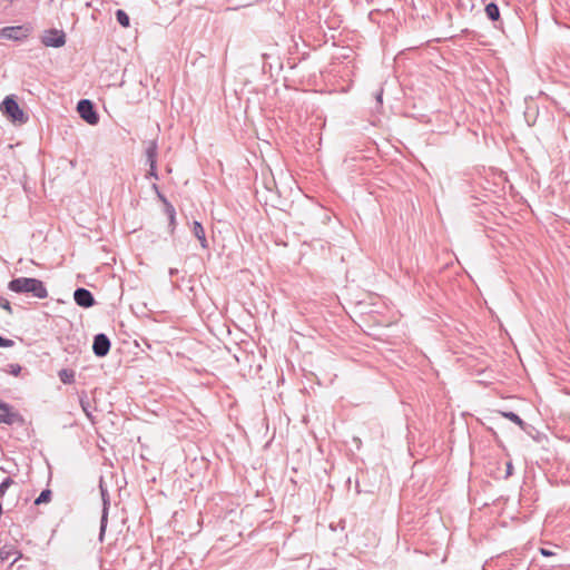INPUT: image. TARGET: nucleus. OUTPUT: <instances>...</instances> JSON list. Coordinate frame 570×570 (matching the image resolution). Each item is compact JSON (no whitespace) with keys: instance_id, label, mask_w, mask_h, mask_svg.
<instances>
[{"instance_id":"7c9ffc66","label":"nucleus","mask_w":570,"mask_h":570,"mask_svg":"<svg viewBox=\"0 0 570 570\" xmlns=\"http://www.w3.org/2000/svg\"><path fill=\"white\" fill-rule=\"evenodd\" d=\"M541 553L546 557L552 556V552L547 549H541Z\"/></svg>"},{"instance_id":"b1692460","label":"nucleus","mask_w":570,"mask_h":570,"mask_svg":"<svg viewBox=\"0 0 570 570\" xmlns=\"http://www.w3.org/2000/svg\"><path fill=\"white\" fill-rule=\"evenodd\" d=\"M146 178H154L156 180L159 179L158 171H157V164L149 165V170L146 174Z\"/></svg>"},{"instance_id":"c85d7f7f","label":"nucleus","mask_w":570,"mask_h":570,"mask_svg":"<svg viewBox=\"0 0 570 570\" xmlns=\"http://www.w3.org/2000/svg\"><path fill=\"white\" fill-rule=\"evenodd\" d=\"M512 471H513L512 462H508L507 463L505 478H509L510 475H512Z\"/></svg>"},{"instance_id":"f3484780","label":"nucleus","mask_w":570,"mask_h":570,"mask_svg":"<svg viewBox=\"0 0 570 570\" xmlns=\"http://www.w3.org/2000/svg\"><path fill=\"white\" fill-rule=\"evenodd\" d=\"M503 417H507L511 422L519 425L522 430H525L527 423L514 412L508 411V412H500Z\"/></svg>"},{"instance_id":"9d476101","label":"nucleus","mask_w":570,"mask_h":570,"mask_svg":"<svg viewBox=\"0 0 570 570\" xmlns=\"http://www.w3.org/2000/svg\"><path fill=\"white\" fill-rule=\"evenodd\" d=\"M11 557H14L11 562V566H12L22 557V553L16 548L14 544H10V543L3 544L0 548V560L3 562V561L9 560Z\"/></svg>"},{"instance_id":"0eeeda50","label":"nucleus","mask_w":570,"mask_h":570,"mask_svg":"<svg viewBox=\"0 0 570 570\" xmlns=\"http://www.w3.org/2000/svg\"><path fill=\"white\" fill-rule=\"evenodd\" d=\"M110 347L111 342L106 334L99 333L94 336L92 352L97 357H105L109 353Z\"/></svg>"},{"instance_id":"5701e85b","label":"nucleus","mask_w":570,"mask_h":570,"mask_svg":"<svg viewBox=\"0 0 570 570\" xmlns=\"http://www.w3.org/2000/svg\"><path fill=\"white\" fill-rule=\"evenodd\" d=\"M22 367L19 365V364H9L8 365V368L6 370L7 373L13 375V376H18L21 372Z\"/></svg>"},{"instance_id":"20e7f679","label":"nucleus","mask_w":570,"mask_h":570,"mask_svg":"<svg viewBox=\"0 0 570 570\" xmlns=\"http://www.w3.org/2000/svg\"><path fill=\"white\" fill-rule=\"evenodd\" d=\"M77 111L81 119L89 125H97L99 122V115L95 108V105L89 99H81L77 104Z\"/></svg>"},{"instance_id":"a211bd4d","label":"nucleus","mask_w":570,"mask_h":570,"mask_svg":"<svg viewBox=\"0 0 570 570\" xmlns=\"http://www.w3.org/2000/svg\"><path fill=\"white\" fill-rule=\"evenodd\" d=\"M435 117L438 119L444 120V126H438L432 131L438 132V134L446 132L448 131V127L451 125V118L446 114H442V112H436Z\"/></svg>"},{"instance_id":"4be33fe9","label":"nucleus","mask_w":570,"mask_h":570,"mask_svg":"<svg viewBox=\"0 0 570 570\" xmlns=\"http://www.w3.org/2000/svg\"><path fill=\"white\" fill-rule=\"evenodd\" d=\"M13 483H14V481L10 476L6 478L0 483V499L3 498V495L6 494V492L9 489V487L12 485Z\"/></svg>"},{"instance_id":"423d86ee","label":"nucleus","mask_w":570,"mask_h":570,"mask_svg":"<svg viewBox=\"0 0 570 570\" xmlns=\"http://www.w3.org/2000/svg\"><path fill=\"white\" fill-rule=\"evenodd\" d=\"M99 490L102 499V512L100 519V531H99V540L102 541L107 528L108 522V511L110 507V499L107 488L104 485L102 478H100Z\"/></svg>"},{"instance_id":"a878e982","label":"nucleus","mask_w":570,"mask_h":570,"mask_svg":"<svg viewBox=\"0 0 570 570\" xmlns=\"http://www.w3.org/2000/svg\"><path fill=\"white\" fill-rule=\"evenodd\" d=\"M374 96L376 100V108H379L383 104V88H379Z\"/></svg>"},{"instance_id":"6ab92c4d","label":"nucleus","mask_w":570,"mask_h":570,"mask_svg":"<svg viewBox=\"0 0 570 570\" xmlns=\"http://www.w3.org/2000/svg\"><path fill=\"white\" fill-rule=\"evenodd\" d=\"M115 16H116V20L117 22L124 27V28H128L130 26V19H129V16L122 10V9H118L116 10L115 12Z\"/></svg>"},{"instance_id":"cd10ccee","label":"nucleus","mask_w":570,"mask_h":570,"mask_svg":"<svg viewBox=\"0 0 570 570\" xmlns=\"http://www.w3.org/2000/svg\"><path fill=\"white\" fill-rule=\"evenodd\" d=\"M168 220H169V233H170V235H173L175 232V228H176V216L169 217Z\"/></svg>"},{"instance_id":"dca6fc26","label":"nucleus","mask_w":570,"mask_h":570,"mask_svg":"<svg viewBox=\"0 0 570 570\" xmlns=\"http://www.w3.org/2000/svg\"><path fill=\"white\" fill-rule=\"evenodd\" d=\"M75 375V371L69 368H62L58 372V376L63 384H73Z\"/></svg>"},{"instance_id":"7ed1b4c3","label":"nucleus","mask_w":570,"mask_h":570,"mask_svg":"<svg viewBox=\"0 0 570 570\" xmlns=\"http://www.w3.org/2000/svg\"><path fill=\"white\" fill-rule=\"evenodd\" d=\"M33 27L30 23L3 27L0 29V38L9 39L12 41H23L30 36Z\"/></svg>"},{"instance_id":"f03ea898","label":"nucleus","mask_w":570,"mask_h":570,"mask_svg":"<svg viewBox=\"0 0 570 570\" xmlns=\"http://www.w3.org/2000/svg\"><path fill=\"white\" fill-rule=\"evenodd\" d=\"M0 109L2 114L6 115L13 122L26 124L28 121V116L20 108L17 100L11 96H7L3 99Z\"/></svg>"},{"instance_id":"f8f14e48","label":"nucleus","mask_w":570,"mask_h":570,"mask_svg":"<svg viewBox=\"0 0 570 570\" xmlns=\"http://www.w3.org/2000/svg\"><path fill=\"white\" fill-rule=\"evenodd\" d=\"M191 232L194 236L199 240L202 248H208V242L206 238L204 226L200 222L194 220L191 225Z\"/></svg>"},{"instance_id":"2f4dec72","label":"nucleus","mask_w":570,"mask_h":570,"mask_svg":"<svg viewBox=\"0 0 570 570\" xmlns=\"http://www.w3.org/2000/svg\"><path fill=\"white\" fill-rule=\"evenodd\" d=\"M434 53H435V55H438V53H439V52H438V50H434V52L430 51V52H429L430 58H431Z\"/></svg>"},{"instance_id":"393cba45","label":"nucleus","mask_w":570,"mask_h":570,"mask_svg":"<svg viewBox=\"0 0 570 570\" xmlns=\"http://www.w3.org/2000/svg\"><path fill=\"white\" fill-rule=\"evenodd\" d=\"M0 307L7 311L9 314H12V307L10 302L2 296H0Z\"/></svg>"},{"instance_id":"bb28decb","label":"nucleus","mask_w":570,"mask_h":570,"mask_svg":"<svg viewBox=\"0 0 570 570\" xmlns=\"http://www.w3.org/2000/svg\"><path fill=\"white\" fill-rule=\"evenodd\" d=\"M14 345V341L10 338L2 337L0 335V347H12Z\"/></svg>"},{"instance_id":"412c9836","label":"nucleus","mask_w":570,"mask_h":570,"mask_svg":"<svg viewBox=\"0 0 570 570\" xmlns=\"http://www.w3.org/2000/svg\"><path fill=\"white\" fill-rule=\"evenodd\" d=\"M160 202L164 205V212L168 218L171 216H176V209L173 206V204L167 199L166 196H160Z\"/></svg>"},{"instance_id":"1a4fd4ad","label":"nucleus","mask_w":570,"mask_h":570,"mask_svg":"<svg viewBox=\"0 0 570 570\" xmlns=\"http://www.w3.org/2000/svg\"><path fill=\"white\" fill-rule=\"evenodd\" d=\"M73 299L78 306L83 308L92 307L96 304L92 293L85 287L76 288L73 292Z\"/></svg>"},{"instance_id":"4468645a","label":"nucleus","mask_w":570,"mask_h":570,"mask_svg":"<svg viewBox=\"0 0 570 570\" xmlns=\"http://www.w3.org/2000/svg\"><path fill=\"white\" fill-rule=\"evenodd\" d=\"M79 403H80V406H81L82 411L87 415V417L92 421L94 417H92V414H91V409H92L91 402H90L89 397L87 396V394L85 392H82L79 395Z\"/></svg>"},{"instance_id":"f257e3e1","label":"nucleus","mask_w":570,"mask_h":570,"mask_svg":"<svg viewBox=\"0 0 570 570\" xmlns=\"http://www.w3.org/2000/svg\"><path fill=\"white\" fill-rule=\"evenodd\" d=\"M8 289L16 294H29L35 298L45 299L49 293L41 279L35 277H17L12 278L8 285Z\"/></svg>"},{"instance_id":"39448f33","label":"nucleus","mask_w":570,"mask_h":570,"mask_svg":"<svg viewBox=\"0 0 570 570\" xmlns=\"http://www.w3.org/2000/svg\"><path fill=\"white\" fill-rule=\"evenodd\" d=\"M66 33L60 29H48L43 31L41 36V43L45 47L61 48L66 45Z\"/></svg>"},{"instance_id":"473e14b6","label":"nucleus","mask_w":570,"mask_h":570,"mask_svg":"<svg viewBox=\"0 0 570 570\" xmlns=\"http://www.w3.org/2000/svg\"><path fill=\"white\" fill-rule=\"evenodd\" d=\"M175 273H177L176 269H170V275H174Z\"/></svg>"},{"instance_id":"2eb2a0df","label":"nucleus","mask_w":570,"mask_h":570,"mask_svg":"<svg viewBox=\"0 0 570 570\" xmlns=\"http://www.w3.org/2000/svg\"><path fill=\"white\" fill-rule=\"evenodd\" d=\"M485 14L491 21L500 19V9L497 3L490 2L485 6Z\"/></svg>"},{"instance_id":"ddd939ff","label":"nucleus","mask_w":570,"mask_h":570,"mask_svg":"<svg viewBox=\"0 0 570 570\" xmlns=\"http://www.w3.org/2000/svg\"><path fill=\"white\" fill-rule=\"evenodd\" d=\"M148 165L157 164L158 145L156 140H149L145 150Z\"/></svg>"},{"instance_id":"6e6552de","label":"nucleus","mask_w":570,"mask_h":570,"mask_svg":"<svg viewBox=\"0 0 570 570\" xmlns=\"http://www.w3.org/2000/svg\"><path fill=\"white\" fill-rule=\"evenodd\" d=\"M23 417L20 413L13 412L12 406L8 403L0 402V423L11 425L13 423H22Z\"/></svg>"},{"instance_id":"9b49d317","label":"nucleus","mask_w":570,"mask_h":570,"mask_svg":"<svg viewBox=\"0 0 570 570\" xmlns=\"http://www.w3.org/2000/svg\"><path fill=\"white\" fill-rule=\"evenodd\" d=\"M410 115H411V117L419 119L420 121H425V117H426L425 101L420 98L419 101L416 102V100L413 99L412 110L410 111Z\"/></svg>"},{"instance_id":"c756f323","label":"nucleus","mask_w":570,"mask_h":570,"mask_svg":"<svg viewBox=\"0 0 570 570\" xmlns=\"http://www.w3.org/2000/svg\"><path fill=\"white\" fill-rule=\"evenodd\" d=\"M151 188L155 190V193H156V195H157V197H158V199H159V200H160V196H165V195L160 191V189H159V187H158V185H157V184H153Z\"/></svg>"},{"instance_id":"aec40b11","label":"nucleus","mask_w":570,"mask_h":570,"mask_svg":"<svg viewBox=\"0 0 570 570\" xmlns=\"http://www.w3.org/2000/svg\"><path fill=\"white\" fill-rule=\"evenodd\" d=\"M52 492L50 489H45L41 491V493L38 495V498L35 500L36 505H40L42 503H48L51 501Z\"/></svg>"}]
</instances>
